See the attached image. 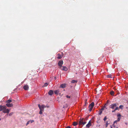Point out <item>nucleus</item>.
Returning <instances> with one entry per match:
<instances>
[{
    "label": "nucleus",
    "instance_id": "obj_1",
    "mask_svg": "<svg viewBox=\"0 0 128 128\" xmlns=\"http://www.w3.org/2000/svg\"><path fill=\"white\" fill-rule=\"evenodd\" d=\"M38 106L40 110L39 114H42V112L44 111V109L45 108H48L49 107V106H45L44 104H38Z\"/></svg>",
    "mask_w": 128,
    "mask_h": 128
},
{
    "label": "nucleus",
    "instance_id": "obj_2",
    "mask_svg": "<svg viewBox=\"0 0 128 128\" xmlns=\"http://www.w3.org/2000/svg\"><path fill=\"white\" fill-rule=\"evenodd\" d=\"M63 64V60H60L58 62V64L59 66V68H62V65Z\"/></svg>",
    "mask_w": 128,
    "mask_h": 128
},
{
    "label": "nucleus",
    "instance_id": "obj_3",
    "mask_svg": "<svg viewBox=\"0 0 128 128\" xmlns=\"http://www.w3.org/2000/svg\"><path fill=\"white\" fill-rule=\"evenodd\" d=\"M117 116L118 117L117 120L114 121V123L115 122L119 121L120 119V114H117Z\"/></svg>",
    "mask_w": 128,
    "mask_h": 128
},
{
    "label": "nucleus",
    "instance_id": "obj_4",
    "mask_svg": "<svg viewBox=\"0 0 128 128\" xmlns=\"http://www.w3.org/2000/svg\"><path fill=\"white\" fill-rule=\"evenodd\" d=\"M6 108V107L5 106H2V105H0V111L2 110L3 111Z\"/></svg>",
    "mask_w": 128,
    "mask_h": 128
},
{
    "label": "nucleus",
    "instance_id": "obj_5",
    "mask_svg": "<svg viewBox=\"0 0 128 128\" xmlns=\"http://www.w3.org/2000/svg\"><path fill=\"white\" fill-rule=\"evenodd\" d=\"M94 104H89L88 108L89 109V111L90 112H91L92 110V108L94 106Z\"/></svg>",
    "mask_w": 128,
    "mask_h": 128
},
{
    "label": "nucleus",
    "instance_id": "obj_6",
    "mask_svg": "<svg viewBox=\"0 0 128 128\" xmlns=\"http://www.w3.org/2000/svg\"><path fill=\"white\" fill-rule=\"evenodd\" d=\"M62 68H60L63 71H67L68 70V68L66 66H62Z\"/></svg>",
    "mask_w": 128,
    "mask_h": 128
},
{
    "label": "nucleus",
    "instance_id": "obj_7",
    "mask_svg": "<svg viewBox=\"0 0 128 128\" xmlns=\"http://www.w3.org/2000/svg\"><path fill=\"white\" fill-rule=\"evenodd\" d=\"M10 110H9L8 109H6V108L5 109H4V110H3L2 112L4 113H8L10 112Z\"/></svg>",
    "mask_w": 128,
    "mask_h": 128
},
{
    "label": "nucleus",
    "instance_id": "obj_8",
    "mask_svg": "<svg viewBox=\"0 0 128 128\" xmlns=\"http://www.w3.org/2000/svg\"><path fill=\"white\" fill-rule=\"evenodd\" d=\"M91 124L90 122V121L88 122V124L86 125V126L87 128H89L90 126H91Z\"/></svg>",
    "mask_w": 128,
    "mask_h": 128
},
{
    "label": "nucleus",
    "instance_id": "obj_9",
    "mask_svg": "<svg viewBox=\"0 0 128 128\" xmlns=\"http://www.w3.org/2000/svg\"><path fill=\"white\" fill-rule=\"evenodd\" d=\"M57 56H58L57 58L58 59H61L62 58V57L63 56L62 55H61L59 54H58Z\"/></svg>",
    "mask_w": 128,
    "mask_h": 128
},
{
    "label": "nucleus",
    "instance_id": "obj_10",
    "mask_svg": "<svg viewBox=\"0 0 128 128\" xmlns=\"http://www.w3.org/2000/svg\"><path fill=\"white\" fill-rule=\"evenodd\" d=\"M28 88L29 87L28 85H25L24 86V88L25 90H28Z\"/></svg>",
    "mask_w": 128,
    "mask_h": 128
},
{
    "label": "nucleus",
    "instance_id": "obj_11",
    "mask_svg": "<svg viewBox=\"0 0 128 128\" xmlns=\"http://www.w3.org/2000/svg\"><path fill=\"white\" fill-rule=\"evenodd\" d=\"M66 84H61L60 86V87L62 88H64L66 87Z\"/></svg>",
    "mask_w": 128,
    "mask_h": 128
},
{
    "label": "nucleus",
    "instance_id": "obj_12",
    "mask_svg": "<svg viewBox=\"0 0 128 128\" xmlns=\"http://www.w3.org/2000/svg\"><path fill=\"white\" fill-rule=\"evenodd\" d=\"M53 92L52 90H50L48 92V94L50 95L51 96L53 94Z\"/></svg>",
    "mask_w": 128,
    "mask_h": 128
},
{
    "label": "nucleus",
    "instance_id": "obj_13",
    "mask_svg": "<svg viewBox=\"0 0 128 128\" xmlns=\"http://www.w3.org/2000/svg\"><path fill=\"white\" fill-rule=\"evenodd\" d=\"M83 119H80V121L79 122V124L80 125L82 124H83Z\"/></svg>",
    "mask_w": 128,
    "mask_h": 128
},
{
    "label": "nucleus",
    "instance_id": "obj_14",
    "mask_svg": "<svg viewBox=\"0 0 128 128\" xmlns=\"http://www.w3.org/2000/svg\"><path fill=\"white\" fill-rule=\"evenodd\" d=\"M13 100H9L6 101V103L7 104H9L11 102L13 101Z\"/></svg>",
    "mask_w": 128,
    "mask_h": 128
},
{
    "label": "nucleus",
    "instance_id": "obj_15",
    "mask_svg": "<svg viewBox=\"0 0 128 128\" xmlns=\"http://www.w3.org/2000/svg\"><path fill=\"white\" fill-rule=\"evenodd\" d=\"M59 90H56L54 92V93L57 94H58L59 93Z\"/></svg>",
    "mask_w": 128,
    "mask_h": 128
},
{
    "label": "nucleus",
    "instance_id": "obj_16",
    "mask_svg": "<svg viewBox=\"0 0 128 128\" xmlns=\"http://www.w3.org/2000/svg\"><path fill=\"white\" fill-rule=\"evenodd\" d=\"M77 82V80H72L71 82V83H76Z\"/></svg>",
    "mask_w": 128,
    "mask_h": 128
},
{
    "label": "nucleus",
    "instance_id": "obj_17",
    "mask_svg": "<svg viewBox=\"0 0 128 128\" xmlns=\"http://www.w3.org/2000/svg\"><path fill=\"white\" fill-rule=\"evenodd\" d=\"M116 104H112V105L110 106V108H114V107H116Z\"/></svg>",
    "mask_w": 128,
    "mask_h": 128
},
{
    "label": "nucleus",
    "instance_id": "obj_18",
    "mask_svg": "<svg viewBox=\"0 0 128 128\" xmlns=\"http://www.w3.org/2000/svg\"><path fill=\"white\" fill-rule=\"evenodd\" d=\"M104 123H106V128L108 126V125L109 124L108 123V121H106V122H104Z\"/></svg>",
    "mask_w": 128,
    "mask_h": 128
},
{
    "label": "nucleus",
    "instance_id": "obj_19",
    "mask_svg": "<svg viewBox=\"0 0 128 128\" xmlns=\"http://www.w3.org/2000/svg\"><path fill=\"white\" fill-rule=\"evenodd\" d=\"M66 97L67 98H72V96H69L68 95H67L66 96Z\"/></svg>",
    "mask_w": 128,
    "mask_h": 128
},
{
    "label": "nucleus",
    "instance_id": "obj_20",
    "mask_svg": "<svg viewBox=\"0 0 128 128\" xmlns=\"http://www.w3.org/2000/svg\"><path fill=\"white\" fill-rule=\"evenodd\" d=\"M114 92L113 91H112L110 92V94L111 95H114Z\"/></svg>",
    "mask_w": 128,
    "mask_h": 128
},
{
    "label": "nucleus",
    "instance_id": "obj_21",
    "mask_svg": "<svg viewBox=\"0 0 128 128\" xmlns=\"http://www.w3.org/2000/svg\"><path fill=\"white\" fill-rule=\"evenodd\" d=\"M106 104H105V105L102 108H101V110H103L104 109V108H106Z\"/></svg>",
    "mask_w": 128,
    "mask_h": 128
},
{
    "label": "nucleus",
    "instance_id": "obj_22",
    "mask_svg": "<svg viewBox=\"0 0 128 128\" xmlns=\"http://www.w3.org/2000/svg\"><path fill=\"white\" fill-rule=\"evenodd\" d=\"M48 85V84L47 83H45L44 85L43 86V87L46 86Z\"/></svg>",
    "mask_w": 128,
    "mask_h": 128
},
{
    "label": "nucleus",
    "instance_id": "obj_23",
    "mask_svg": "<svg viewBox=\"0 0 128 128\" xmlns=\"http://www.w3.org/2000/svg\"><path fill=\"white\" fill-rule=\"evenodd\" d=\"M78 124V123L76 122H74L73 124V125L74 126H76V125Z\"/></svg>",
    "mask_w": 128,
    "mask_h": 128
},
{
    "label": "nucleus",
    "instance_id": "obj_24",
    "mask_svg": "<svg viewBox=\"0 0 128 128\" xmlns=\"http://www.w3.org/2000/svg\"><path fill=\"white\" fill-rule=\"evenodd\" d=\"M107 78H112V77L110 75H108L107 76Z\"/></svg>",
    "mask_w": 128,
    "mask_h": 128
},
{
    "label": "nucleus",
    "instance_id": "obj_25",
    "mask_svg": "<svg viewBox=\"0 0 128 128\" xmlns=\"http://www.w3.org/2000/svg\"><path fill=\"white\" fill-rule=\"evenodd\" d=\"M29 121L30 123H32L34 122V120H30Z\"/></svg>",
    "mask_w": 128,
    "mask_h": 128
},
{
    "label": "nucleus",
    "instance_id": "obj_26",
    "mask_svg": "<svg viewBox=\"0 0 128 128\" xmlns=\"http://www.w3.org/2000/svg\"><path fill=\"white\" fill-rule=\"evenodd\" d=\"M123 107V106L122 105H120L119 106V108L122 109Z\"/></svg>",
    "mask_w": 128,
    "mask_h": 128
},
{
    "label": "nucleus",
    "instance_id": "obj_27",
    "mask_svg": "<svg viewBox=\"0 0 128 128\" xmlns=\"http://www.w3.org/2000/svg\"><path fill=\"white\" fill-rule=\"evenodd\" d=\"M7 106L8 107H10L12 106V104H6Z\"/></svg>",
    "mask_w": 128,
    "mask_h": 128
},
{
    "label": "nucleus",
    "instance_id": "obj_28",
    "mask_svg": "<svg viewBox=\"0 0 128 128\" xmlns=\"http://www.w3.org/2000/svg\"><path fill=\"white\" fill-rule=\"evenodd\" d=\"M102 110H100L99 111V114L100 115L102 114Z\"/></svg>",
    "mask_w": 128,
    "mask_h": 128
},
{
    "label": "nucleus",
    "instance_id": "obj_29",
    "mask_svg": "<svg viewBox=\"0 0 128 128\" xmlns=\"http://www.w3.org/2000/svg\"><path fill=\"white\" fill-rule=\"evenodd\" d=\"M30 123L29 121H28L26 123V126H27L29 123Z\"/></svg>",
    "mask_w": 128,
    "mask_h": 128
},
{
    "label": "nucleus",
    "instance_id": "obj_30",
    "mask_svg": "<svg viewBox=\"0 0 128 128\" xmlns=\"http://www.w3.org/2000/svg\"><path fill=\"white\" fill-rule=\"evenodd\" d=\"M106 103L107 104H108L109 103H111L110 102L109 100H108L107 101Z\"/></svg>",
    "mask_w": 128,
    "mask_h": 128
},
{
    "label": "nucleus",
    "instance_id": "obj_31",
    "mask_svg": "<svg viewBox=\"0 0 128 128\" xmlns=\"http://www.w3.org/2000/svg\"><path fill=\"white\" fill-rule=\"evenodd\" d=\"M96 104H101V103L100 102V101H98V102H97L96 103Z\"/></svg>",
    "mask_w": 128,
    "mask_h": 128
},
{
    "label": "nucleus",
    "instance_id": "obj_32",
    "mask_svg": "<svg viewBox=\"0 0 128 128\" xmlns=\"http://www.w3.org/2000/svg\"><path fill=\"white\" fill-rule=\"evenodd\" d=\"M13 114V113L12 112H11L9 114V116H11Z\"/></svg>",
    "mask_w": 128,
    "mask_h": 128
},
{
    "label": "nucleus",
    "instance_id": "obj_33",
    "mask_svg": "<svg viewBox=\"0 0 128 128\" xmlns=\"http://www.w3.org/2000/svg\"><path fill=\"white\" fill-rule=\"evenodd\" d=\"M107 119V118L106 117V116H105L104 118V120L105 121Z\"/></svg>",
    "mask_w": 128,
    "mask_h": 128
},
{
    "label": "nucleus",
    "instance_id": "obj_34",
    "mask_svg": "<svg viewBox=\"0 0 128 128\" xmlns=\"http://www.w3.org/2000/svg\"><path fill=\"white\" fill-rule=\"evenodd\" d=\"M86 123V122H83V124H82L84 125Z\"/></svg>",
    "mask_w": 128,
    "mask_h": 128
},
{
    "label": "nucleus",
    "instance_id": "obj_35",
    "mask_svg": "<svg viewBox=\"0 0 128 128\" xmlns=\"http://www.w3.org/2000/svg\"><path fill=\"white\" fill-rule=\"evenodd\" d=\"M118 107H116L115 108V110H117L118 109Z\"/></svg>",
    "mask_w": 128,
    "mask_h": 128
},
{
    "label": "nucleus",
    "instance_id": "obj_36",
    "mask_svg": "<svg viewBox=\"0 0 128 128\" xmlns=\"http://www.w3.org/2000/svg\"><path fill=\"white\" fill-rule=\"evenodd\" d=\"M66 128H71L70 126H68L66 127Z\"/></svg>",
    "mask_w": 128,
    "mask_h": 128
},
{
    "label": "nucleus",
    "instance_id": "obj_37",
    "mask_svg": "<svg viewBox=\"0 0 128 128\" xmlns=\"http://www.w3.org/2000/svg\"><path fill=\"white\" fill-rule=\"evenodd\" d=\"M94 102H92L90 104H94Z\"/></svg>",
    "mask_w": 128,
    "mask_h": 128
},
{
    "label": "nucleus",
    "instance_id": "obj_38",
    "mask_svg": "<svg viewBox=\"0 0 128 128\" xmlns=\"http://www.w3.org/2000/svg\"><path fill=\"white\" fill-rule=\"evenodd\" d=\"M85 104H86V103H88L87 102H86V100L85 102Z\"/></svg>",
    "mask_w": 128,
    "mask_h": 128
},
{
    "label": "nucleus",
    "instance_id": "obj_39",
    "mask_svg": "<svg viewBox=\"0 0 128 128\" xmlns=\"http://www.w3.org/2000/svg\"><path fill=\"white\" fill-rule=\"evenodd\" d=\"M61 55H62L63 56L64 54H63V53L62 52V54Z\"/></svg>",
    "mask_w": 128,
    "mask_h": 128
},
{
    "label": "nucleus",
    "instance_id": "obj_40",
    "mask_svg": "<svg viewBox=\"0 0 128 128\" xmlns=\"http://www.w3.org/2000/svg\"><path fill=\"white\" fill-rule=\"evenodd\" d=\"M115 110H112V112H114L115 111Z\"/></svg>",
    "mask_w": 128,
    "mask_h": 128
},
{
    "label": "nucleus",
    "instance_id": "obj_41",
    "mask_svg": "<svg viewBox=\"0 0 128 128\" xmlns=\"http://www.w3.org/2000/svg\"><path fill=\"white\" fill-rule=\"evenodd\" d=\"M97 122L98 123H99V122H98V121H97Z\"/></svg>",
    "mask_w": 128,
    "mask_h": 128
},
{
    "label": "nucleus",
    "instance_id": "obj_42",
    "mask_svg": "<svg viewBox=\"0 0 128 128\" xmlns=\"http://www.w3.org/2000/svg\"><path fill=\"white\" fill-rule=\"evenodd\" d=\"M115 104V103H114V104Z\"/></svg>",
    "mask_w": 128,
    "mask_h": 128
},
{
    "label": "nucleus",
    "instance_id": "obj_43",
    "mask_svg": "<svg viewBox=\"0 0 128 128\" xmlns=\"http://www.w3.org/2000/svg\"><path fill=\"white\" fill-rule=\"evenodd\" d=\"M1 120V118H0V120Z\"/></svg>",
    "mask_w": 128,
    "mask_h": 128
},
{
    "label": "nucleus",
    "instance_id": "obj_44",
    "mask_svg": "<svg viewBox=\"0 0 128 128\" xmlns=\"http://www.w3.org/2000/svg\"><path fill=\"white\" fill-rule=\"evenodd\" d=\"M63 108H64V106Z\"/></svg>",
    "mask_w": 128,
    "mask_h": 128
}]
</instances>
